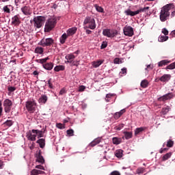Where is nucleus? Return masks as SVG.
Listing matches in <instances>:
<instances>
[{
    "label": "nucleus",
    "mask_w": 175,
    "mask_h": 175,
    "mask_svg": "<svg viewBox=\"0 0 175 175\" xmlns=\"http://www.w3.org/2000/svg\"><path fill=\"white\" fill-rule=\"evenodd\" d=\"M170 62H172V61L168 59L161 60L158 63V66L159 67L166 66V65H169Z\"/></svg>",
    "instance_id": "nucleus-23"
},
{
    "label": "nucleus",
    "mask_w": 175,
    "mask_h": 175,
    "mask_svg": "<svg viewBox=\"0 0 175 175\" xmlns=\"http://www.w3.org/2000/svg\"><path fill=\"white\" fill-rule=\"evenodd\" d=\"M79 62H72L70 63V66H79Z\"/></svg>",
    "instance_id": "nucleus-53"
},
{
    "label": "nucleus",
    "mask_w": 175,
    "mask_h": 175,
    "mask_svg": "<svg viewBox=\"0 0 175 175\" xmlns=\"http://www.w3.org/2000/svg\"><path fill=\"white\" fill-rule=\"evenodd\" d=\"M170 111V107L166 106L165 107H163L161 109V114L163 116H166Z\"/></svg>",
    "instance_id": "nucleus-30"
},
{
    "label": "nucleus",
    "mask_w": 175,
    "mask_h": 175,
    "mask_svg": "<svg viewBox=\"0 0 175 175\" xmlns=\"http://www.w3.org/2000/svg\"><path fill=\"white\" fill-rule=\"evenodd\" d=\"M64 94H66V90L65 89H62L59 92V95H64Z\"/></svg>",
    "instance_id": "nucleus-58"
},
{
    "label": "nucleus",
    "mask_w": 175,
    "mask_h": 175,
    "mask_svg": "<svg viewBox=\"0 0 175 175\" xmlns=\"http://www.w3.org/2000/svg\"><path fill=\"white\" fill-rule=\"evenodd\" d=\"M16 90H17V88H16V87H8V91L9 92H14V91H16Z\"/></svg>",
    "instance_id": "nucleus-50"
},
{
    "label": "nucleus",
    "mask_w": 175,
    "mask_h": 175,
    "mask_svg": "<svg viewBox=\"0 0 175 175\" xmlns=\"http://www.w3.org/2000/svg\"><path fill=\"white\" fill-rule=\"evenodd\" d=\"M112 142L114 144L118 146V144H121V143L122 142V139L118 137H113L112 139Z\"/></svg>",
    "instance_id": "nucleus-29"
},
{
    "label": "nucleus",
    "mask_w": 175,
    "mask_h": 175,
    "mask_svg": "<svg viewBox=\"0 0 175 175\" xmlns=\"http://www.w3.org/2000/svg\"><path fill=\"white\" fill-rule=\"evenodd\" d=\"M46 172L44 171L33 169L31 172V175H45Z\"/></svg>",
    "instance_id": "nucleus-18"
},
{
    "label": "nucleus",
    "mask_w": 175,
    "mask_h": 175,
    "mask_svg": "<svg viewBox=\"0 0 175 175\" xmlns=\"http://www.w3.org/2000/svg\"><path fill=\"white\" fill-rule=\"evenodd\" d=\"M36 143L39 144L40 148H44V146H46V141L44 139H40L37 140Z\"/></svg>",
    "instance_id": "nucleus-26"
},
{
    "label": "nucleus",
    "mask_w": 175,
    "mask_h": 175,
    "mask_svg": "<svg viewBox=\"0 0 175 175\" xmlns=\"http://www.w3.org/2000/svg\"><path fill=\"white\" fill-rule=\"evenodd\" d=\"M165 69V70H173V69H175V62L167 66Z\"/></svg>",
    "instance_id": "nucleus-36"
},
{
    "label": "nucleus",
    "mask_w": 175,
    "mask_h": 175,
    "mask_svg": "<svg viewBox=\"0 0 175 175\" xmlns=\"http://www.w3.org/2000/svg\"><path fill=\"white\" fill-rule=\"evenodd\" d=\"M10 7H12L10 5L4 6L3 8V12H5V13H10V8H9Z\"/></svg>",
    "instance_id": "nucleus-43"
},
{
    "label": "nucleus",
    "mask_w": 175,
    "mask_h": 175,
    "mask_svg": "<svg viewBox=\"0 0 175 175\" xmlns=\"http://www.w3.org/2000/svg\"><path fill=\"white\" fill-rule=\"evenodd\" d=\"M161 32L162 33H163V35H165V36H166L167 35H169V31H167V29L166 28H163Z\"/></svg>",
    "instance_id": "nucleus-49"
},
{
    "label": "nucleus",
    "mask_w": 175,
    "mask_h": 175,
    "mask_svg": "<svg viewBox=\"0 0 175 175\" xmlns=\"http://www.w3.org/2000/svg\"><path fill=\"white\" fill-rule=\"evenodd\" d=\"M106 47H107V42H103L100 46L101 50H103V49H106Z\"/></svg>",
    "instance_id": "nucleus-52"
},
{
    "label": "nucleus",
    "mask_w": 175,
    "mask_h": 175,
    "mask_svg": "<svg viewBox=\"0 0 175 175\" xmlns=\"http://www.w3.org/2000/svg\"><path fill=\"white\" fill-rule=\"evenodd\" d=\"M36 162H38V163H44V158H43V156H42V150H39L38 153L36 154Z\"/></svg>",
    "instance_id": "nucleus-14"
},
{
    "label": "nucleus",
    "mask_w": 175,
    "mask_h": 175,
    "mask_svg": "<svg viewBox=\"0 0 175 175\" xmlns=\"http://www.w3.org/2000/svg\"><path fill=\"white\" fill-rule=\"evenodd\" d=\"M36 168L40 169V170H44V167H43V165H36Z\"/></svg>",
    "instance_id": "nucleus-55"
},
{
    "label": "nucleus",
    "mask_w": 175,
    "mask_h": 175,
    "mask_svg": "<svg viewBox=\"0 0 175 175\" xmlns=\"http://www.w3.org/2000/svg\"><path fill=\"white\" fill-rule=\"evenodd\" d=\"M174 146V142H173L172 139H169L167 142V147H169L170 148L173 147Z\"/></svg>",
    "instance_id": "nucleus-44"
},
{
    "label": "nucleus",
    "mask_w": 175,
    "mask_h": 175,
    "mask_svg": "<svg viewBox=\"0 0 175 175\" xmlns=\"http://www.w3.org/2000/svg\"><path fill=\"white\" fill-rule=\"evenodd\" d=\"M53 44L54 40L51 38L42 39L39 43L40 46H42V47H50L53 46Z\"/></svg>",
    "instance_id": "nucleus-6"
},
{
    "label": "nucleus",
    "mask_w": 175,
    "mask_h": 175,
    "mask_svg": "<svg viewBox=\"0 0 175 175\" xmlns=\"http://www.w3.org/2000/svg\"><path fill=\"white\" fill-rule=\"evenodd\" d=\"M46 20V18L42 16H38L37 17H34L33 21H34V27L36 28H42L43 26V24H44V21Z\"/></svg>",
    "instance_id": "nucleus-5"
},
{
    "label": "nucleus",
    "mask_w": 175,
    "mask_h": 175,
    "mask_svg": "<svg viewBox=\"0 0 175 175\" xmlns=\"http://www.w3.org/2000/svg\"><path fill=\"white\" fill-rule=\"evenodd\" d=\"M110 175H121V174L118 171H113L110 174Z\"/></svg>",
    "instance_id": "nucleus-54"
},
{
    "label": "nucleus",
    "mask_w": 175,
    "mask_h": 175,
    "mask_svg": "<svg viewBox=\"0 0 175 175\" xmlns=\"http://www.w3.org/2000/svg\"><path fill=\"white\" fill-rule=\"evenodd\" d=\"M49 59H50V58H49V57H47L44 59H38L36 60V62H38V64H42V65H44V64H46V62H47V61H49Z\"/></svg>",
    "instance_id": "nucleus-31"
},
{
    "label": "nucleus",
    "mask_w": 175,
    "mask_h": 175,
    "mask_svg": "<svg viewBox=\"0 0 175 175\" xmlns=\"http://www.w3.org/2000/svg\"><path fill=\"white\" fill-rule=\"evenodd\" d=\"M167 150H169V148H161L159 151L160 154H163V152H165L166 151H167Z\"/></svg>",
    "instance_id": "nucleus-57"
},
{
    "label": "nucleus",
    "mask_w": 175,
    "mask_h": 175,
    "mask_svg": "<svg viewBox=\"0 0 175 175\" xmlns=\"http://www.w3.org/2000/svg\"><path fill=\"white\" fill-rule=\"evenodd\" d=\"M21 23L20 15H15L12 18V25H14V27H16L17 25H20Z\"/></svg>",
    "instance_id": "nucleus-12"
},
{
    "label": "nucleus",
    "mask_w": 175,
    "mask_h": 175,
    "mask_svg": "<svg viewBox=\"0 0 175 175\" xmlns=\"http://www.w3.org/2000/svg\"><path fill=\"white\" fill-rule=\"evenodd\" d=\"M148 9H150V7L141 8L139 10H137V12H138V14H139V13H144L147 12Z\"/></svg>",
    "instance_id": "nucleus-40"
},
{
    "label": "nucleus",
    "mask_w": 175,
    "mask_h": 175,
    "mask_svg": "<svg viewBox=\"0 0 175 175\" xmlns=\"http://www.w3.org/2000/svg\"><path fill=\"white\" fill-rule=\"evenodd\" d=\"M124 128V124H120L118 126L116 127V131H121Z\"/></svg>",
    "instance_id": "nucleus-51"
},
{
    "label": "nucleus",
    "mask_w": 175,
    "mask_h": 175,
    "mask_svg": "<svg viewBox=\"0 0 175 175\" xmlns=\"http://www.w3.org/2000/svg\"><path fill=\"white\" fill-rule=\"evenodd\" d=\"M124 13L126 14V16H131V17H133L137 14H139V12L137 11H132L131 10V9H128L124 11Z\"/></svg>",
    "instance_id": "nucleus-16"
},
{
    "label": "nucleus",
    "mask_w": 175,
    "mask_h": 175,
    "mask_svg": "<svg viewBox=\"0 0 175 175\" xmlns=\"http://www.w3.org/2000/svg\"><path fill=\"white\" fill-rule=\"evenodd\" d=\"M122 75H125L126 73V68H122Z\"/></svg>",
    "instance_id": "nucleus-61"
},
{
    "label": "nucleus",
    "mask_w": 175,
    "mask_h": 175,
    "mask_svg": "<svg viewBox=\"0 0 175 175\" xmlns=\"http://www.w3.org/2000/svg\"><path fill=\"white\" fill-rule=\"evenodd\" d=\"M14 3L16 6L20 5V0H14Z\"/></svg>",
    "instance_id": "nucleus-64"
},
{
    "label": "nucleus",
    "mask_w": 175,
    "mask_h": 175,
    "mask_svg": "<svg viewBox=\"0 0 175 175\" xmlns=\"http://www.w3.org/2000/svg\"><path fill=\"white\" fill-rule=\"evenodd\" d=\"M57 25V18L51 17L49 18L45 23L44 32H50L55 28Z\"/></svg>",
    "instance_id": "nucleus-2"
},
{
    "label": "nucleus",
    "mask_w": 175,
    "mask_h": 175,
    "mask_svg": "<svg viewBox=\"0 0 175 175\" xmlns=\"http://www.w3.org/2000/svg\"><path fill=\"white\" fill-rule=\"evenodd\" d=\"M32 133H34L35 135H38V138L40 139V137H43V133H44V131H39V130H31Z\"/></svg>",
    "instance_id": "nucleus-24"
},
{
    "label": "nucleus",
    "mask_w": 175,
    "mask_h": 175,
    "mask_svg": "<svg viewBox=\"0 0 175 175\" xmlns=\"http://www.w3.org/2000/svg\"><path fill=\"white\" fill-rule=\"evenodd\" d=\"M125 111H126L125 109H123L120 110L119 112L115 113L113 115V118H115V120H118V118H120V117H121V116H122V114H124Z\"/></svg>",
    "instance_id": "nucleus-22"
},
{
    "label": "nucleus",
    "mask_w": 175,
    "mask_h": 175,
    "mask_svg": "<svg viewBox=\"0 0 175 175\" xmlns=\"http://www.w3.org/2000/svg\"><path fill=\"white\" fill-rule=\"evenodd\" d=\"M3 106L5 113H10V111L12 110V106H13V103L9 99H5L3 101Z\"/></svg>",
    "instance_id": "nucleus-8"
},
{
    "label": "nucleus",
    "mask_w": 175,
    "mask_h": 175,
    "mask_svg": "<svg viewBox=\"0 0 175 175\" xmlns=\"http://www.w3.org/2000/svg\"><path fill=\"white\" fill-rule=\"evenodd\" d=\"M142 88H147L148 87V81L147 79H144L141 82Z\"/></svg>",
    "instance_id": "nucleus-34"
},
{
    "label": "nucleus",
    "mask_w": 175,
    "mask_h": 175,
    "mask_svg": "<svg viewBox=\"0 0 175 175\" xmlns=\"http://www.w3.org/2000/svg\"><path fill=\"white\" fill-rule=\"evenodd\" d=\"M26 110L30 113L32 114L36 111V102L35 100H27L25 103Z\"/></svg>",
    "instance_id": "nucleus-4"
},
{
    "label": "nucleus",
    "mask_w": 175,
    "mask_h": 175,
    "mask_svg": "<svg viewBox=\"0 0 175 175\" xmlns=\"http://www.w3.org/2000/svg\"><path fill=\"white\" fill-rule=\"evenodd\" d=\"M84 90H85V87L83 86V85H81V86L79 87V91L80 92H83V91H84Z\"/></svg>",
    "instance_id": "nucleus-59"
},
{
    "label": "nucleus",
    "mask_w": 175,
    "mask_h": 175,
    "mask_svg": "<svg viewBox=\"0 0 175 175\" xmlns=\"http://www.w3.org/2000/svg\"><path fill=\"white\" fill-rule=\"evenodd\" d=\"M146 129H147V127L137 128L135 130V136H137V135H139V133H142V132H143V131H146Z\"/></svg>",
    "instance_id": "nucleus-27"
},
{
    "label": "nucleus",
    "mask_w": 175,
    "mask_h": 175,
    "mask_svg": "<svg viewBox=\"0 0 175 175\" xmlns=\"http://www.w3.org/2000/svg\"><path fill=\"white\" fill-rule=\"evenodd\" d=\"M170 157H172V152H168L162 157V161H167Z\"/></svg>",
    "instance_id": "nucleus-41"
},
{
    "label": "nucleus",
    "mask_w": 175,
    "mask_h": 175,
    "mask_svg": "<svg viewBox=\"0 0 175 175\" xmlns=\"http://www.w3.org/2000/svg\"><path fill=\"white\" fill-rule=\"evenodd\" d=\"M3 111V108L2 107V102L0 100V117L2 116V111Z\"/></svg>",
    "instance_id": "nucleus-56"
},
{
    "label": "nucleus",
    "mask_w": 175,
    "mask_h": 175,
    "mask_svg": "<svg viewBox=\"0 0 175 175\" xmlns=\"http://www.w3.org/2000/svg\"><path fill=\"white\" fill-rule=\"evenodd\" d=\"M137 173L138 174H143V173H144V168L143 167H139L137 170Z\"/></svg>",
    "instance_id": "nucleus-47"
},
{
    "label": "nucleus",
    "mask_w": 175,
    "mask_h": 175,
    "mask_svg": "<svg viewBox=\"0 0 175 175\" xmlns=\"http://www.w3.org/2000/svg\"><path fill=\"white\" fill-rule=\"evenodd\" d=\"M101 64H103V60H97L92 62V65L94 68H99Z\"/></svg>",
    "instance_id": "nucleus-25"
},
{
    "label": "nucleus",
    "mask_w": 175,
    "mask_h": 175,
    "mask_svg": "<svg viewBox=\"0 0 175 175\" xmlns=\"http://www.w3.org/2000/svg\"><path fill=\"white\" fill-rule=\"evenodd\" d=\"M114 64H120V58L118 57L115 58Z\"/></svg>",
    "instance_id": "nucleus-62"
},
{
    "label": "nucleus",
    "mask_w": 175,
    "mask_h": 175,
    "mask_svg": "<svg viewBox=\"0 0 175 175\" xmlns=\"http://www.w3.org/2000/svg\"><path fill=\"white\" fill-rule=\"evenodd\" d=\"M56 126H57V128H58L59 129H64V128H65V126H64V124H62V123H57V124H56Z\"/></svg>",
    "instance_id": "nucleus-48"
},
{
    "label": "nucleus",
    "mask_w": 175,
    "mask_h": 175,
    "mask_svg": "<svg viewBox=\"0 0 175 175\" xmlns=\"http://www.w3.org/2000/svg\"><path fill=\"white\" fill-rule=\"evenodd\" d=\"M76 32H77V27H72L67 30V35L68 36H72V35H75Z\"/></svg>",
    "instance_id": "nucleus-20"
},
{
    "label": "nucleus",
    "mask_w": 175,
    "mask_h": 175,
    "mask_svg": "<svg viewBox=\"0 0 175 175\" xmlns=\"http://www.w3.org/2000/svg\"><path fill=\"white\" fill-rule=\"evenodd\" d=\"M94 8L98 13H105V10L101 6L98 5V4L94 5Z\"/></svg>",
    "instance_id": "nucleus-33"
},
{
    "label": "nucleus",
    "mask_w": 175,
    "mask_h": 175,
    "mask_svg": "<svg viewBox=\"0 0 175 175\" xmlns=\"http://www.w3.org/2000/svg\"><path fill=\"white\" fill-rule=\"evenodd\" d=\"M170 35L172 38H175V30L172 31Z\"/></svg>",
    "instance_id": "nucleus-63"
},
{
    "label": "nucleus",
    "mask_w": 175,
    "mask_h": 175,
    "mask_svg": "<svg viewBox=\"0 0 175 175\" xmlns=\"http://www.w3.org/2000/svg\"><path fill=\"white\" fill-rule=\"evenodd\" d=\"M47 100H49V97H47L46 94H42L38 99V103H40V105H46Z\"/></svg>",
    "instance_id": "nucleus-13"
},
{
    "label": "nucleus",
    "mask_w": 175,
    "mask_h": 175,
    "mask_svg": "<svg viewBox=\"0 0 175 175\" xmlns=\"http://www.w3.org/2000/svg\"><path fill=\"white\" fill-rule=\"evenodd\" d=\"M122 150H116L115 155L117 158H122Z\"/></svg>",
    "instance_id": "nucleus-42"
},
{
    "label": "nucleus",
    "mask_w": 175,
    "mask_h": 175,
    "mask_svg": "<svg viewBox=\"0 0 175 175\" xmlns=\"http://www.w3.org/2000/svg\"><path fill=\"white\" fill-rule=\"evenodd\" d=\"M66 39H68V35H66V33H64V34L61 36V38H60V39H59L60 43H61L62 44H64V43H65Z\"/></svg>",
    "instance_id": "nucleus-32"
},
{
    "label": "nucleus",
    "mask_w": 175,
    "mask_h": 175,
    "mask_svg": "<svg viewBox=\"0 0 175 175\" xmlns=\"http://www.w3.org/2000/svg\"><path fill=\"white\" fill-rule=\"evenodd\" d=\"M48 84L50 88H53V83H51V79L48 81Z\"/></svg>",
    "instance_id": "nucleus-60"
},
{
    "label": "nucleus",
    "mask_w": 175,
    "mask_h": 175,
    "mask_svg": "<svg viewBox=\"0 0 175 175\" xmlns=\"http://www.w3.org/2000/svg\"><path fill=\"white\" fill-rule=\"evenodd\" d=\"M43 68L46 69V70H51L53 68H54V64L52 62L46 63L42 65Z\"/></svg>",
    "instance_id": "nucleus-21"
},
{
    "label": "nucleus",
    "mask_w": 175,
    "mask_h": 175,
    "mask_svg": "<svg viewBox=\"0 0 175 175\" xmlns=\"http://www.w3.org/2000/svg\"><path fill=\"white\" fill-rule=\"evenodd\" d=\"M172 79V75L170 74H165L163 76H161L159 79L160 81H162L163 83H166Z\"/></svg>",
    "instance_id": "nucleus-15"
},
{
    "label": "nucleus",
    "mask_w": 175,
    "mask_h": 175,
    "mask_svg": "<svg viewBox=\"0 0 175 175\" xmlns=\"http://www.w3.org/2000/svg\"><path fill=\"white\" fill-rule=\"evenodd\" d=\"M21 12L25 14V16H31L32 14V10L29 6H24L21 9Z\"/></svg>",
    "instance_id": "nucleus-11"
},
{
    "label": "nucleus",
    "mask_w": 175,
    "mask_h": 175,
    "mask_svg": "<svg viewBox=\"0 0 175 175\" xmlns=\"http://www.w3.org/2000/svg\"><path fill=\"white\" fill-rule=\"evenodd\" d=\"M172 4H167L164 5L161 10L160 12V21L162 23H165L167 20H169V17H170V9Z\"/></svg>",
    "instance_id": "nucleus-1"
},
{
    "label": "nucleus",
    "mask_w": 175,
    "mask_h": 175,
    "mask_svg": "<svg viewBox=\"0 0 175 175\" xmlns=\"http://www.w3.org/2000/svg\"><path fill=\"white\" fill-rule=\"evenodd\" d=\"M103 35H104V36H107V38H115V36L118 35V31L117 30L105 29L103 31Z\"/></svg>",
    "instance_id": "nucleus-7"
},
{
    "label": "nucleus",
    "mask_w": 175,
    "mask_h": 175,
    "mask_svg": "<svg viewBox=\"0 0 175 175\" xmlns=\"http://www.w3.org/2000/svg\"><path fill=\"white\" fill-rule=\"evenodd\" d=\"M66 133L67 135H68V136H73V133H75V131H73V129H69V130H67Z\"/></svg>",
    "instance_id": "nucleus-46"
},
{
    "label": "nucleus",
    "mask_w": 175,
    "mask_h": 175,
    "mask_svg": "<svg viewBox=\"0 0 175 175\" xmlns=\"http://www.w3.org/2000/svg\"><path fill=\"white\" fill-rule=\"evenodd\" d=\"M124 137L126 140H129V139H132V132H124Z\"/></svg>",
    "instance_id": "nucleus-38"
},
{
    "label": "nucleus",
    "mask_w": 175,
    "mask_h": 175,
    "mask_svg": "<svg viewBox=\"0 0 175 175\" xmlns=\"http://www.w3.org/2000/svg\"><path fill=\"white\" fill-rule=\"evenodd\" d=\"M169 39V36H160L159 37V42H166Z\"/></svg>",
    "instance_id": "nucleus-39"
},
{
    "label": "nucleus",
    "mask_w": 175,
    "mask_h": 175,
    "mask_svg": "<svg viewBox=\"0 0 175 175\" xmlns=\"http://www.w3.org/2000/svg\"><path fill=\"white\" fill-rule=\"evenodd\" d=\"M43 48L40 47V46H37L35 49L34 53H36V54H43Z\"/></svg>",
    "instance_id": "nucleus-37"
},
{
    "label": "nucleus",
    "mask_w": 175,
    "mask_h": 175,
    "mask_svg": "<svg viewBox=\"0 0 175 175\" xmlns=\"http://www.w3.org/2000/svg\"><path fill=\"white\" fill-rule=\"evenodd\" d=\"M65 58L66 59H67V62H66V63L68 62V64H70L71 62H73V59H75L76 57L73 54H68L67 55H66Z\"/></svg>",
    "instance_id": "nucleus-19"
},
{
    "label": "nucleus",
    "mask_w": 175,
    "mask_h": 175,
    "mask_svg": "<svg viewBox=\"0 0 175 175\" xmlns=\"http://www.w3.org/2000/svg\"><path fill=\"white\" fill-rule=\"evenodd\" d=\"M123 32L125 36L131 37L134 35L133 28L131 26H125L123 29Z\"/></svg>",
    "instance_id": "nucleus-9"
},
{
    "label": "nucleus",
    "mask_w": 175,
    "mask_h": 175,
    "mask_svg": "<svg viewBox=\"0 0 175 175\" xmlns=\"http://www.w3.org/2000/svg\"><path fill=\"white\" fill-rule=\"evenodd\" d=\"M26 137L28 139V140H31V142H35L36 140V134H33L29 131L27 133Z\"/></svg>",
    "instance_id": "nucleus-17"
},
{
    "label": "nucleus",
    "mask_w": 175,
    "mask_h": 175,
    "mask_svg": "<svg viewBox=\"0 0 175 175\" xmlns=\"http://www.w3.org/2000/svg\"><path fill=\"white\" fill-rule=\"evenodd\" d=\"M84 29L89 28L90 29H95L96 28V24L95 23V19L94 18L88 16L83 21Z\"/></svg>",
    "instance_id": "nucleus-3"
},
{
    "label": "nucleus",
    "mask_w": 175,
    "mask_h": 175,
    "mask_svg": "<svg viewBox=\"0 0 175 175\" xmlns=\"http://www.w3.org/2000/svg\"><path fill=\"white\" fill-rule=\"evenodd\" d=\"M99 143H100V138H96L94 141H92L90 144V147H95V146H96V144H99Z\"/></svg>",
    "instance_id": "nucleus-28"
},
{
    "label": "nucleus",
    "mask_w": 175,
    "mask_h": 175,
    "mask_svg": "<svg viewBox=\"0 0 175 175\" xmlns=\"http://www.w3.org/2000/svg\"><path fill=\"white\" fill-rule=\"evenodd\" d=\"M54 70H55V72H59L61 70H65V66H62V65L56 66L54 68Z\"/></svg>",
    "instance_id": "nucleus-35"
},
{
    "label": "nucleus",
    "mask_w": 175,
    "mask_h": 175,
    "mask_svg": "<svg viewBox=\"0 0 175 175\" xmlns=\"http://www.w3.org/2000/svg\"><path fill=\"white\" fill-rule=\"evenodd\" d=\"M3 124H4V125L5 126L10 127V126H12V125H13V121H12V120H7Z\"/></svg>",
    "instance_id": "nucleus-45"
},
{
    "label": "nucleus",
    "mask_w": 175,
    "mask_h": 175,
    "mask_svg": "<svg viewBox=\"0 0 175 175\" xmlns=\"http://www.w3.org/2000/svg\"><path fill=\"white\" fill-rule=\"evenodd\" d=\"M174 98V94L173 93H167L165 95L162 96L158 98L159 102H165V100H169V99H173Z\"/></svg>",
    "instance_id": "nucleus-10"
}]
</instances>
